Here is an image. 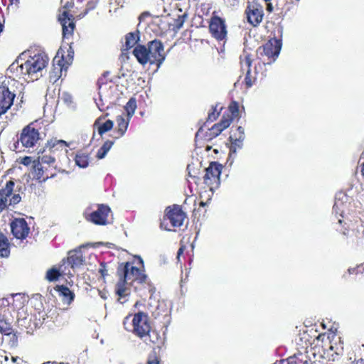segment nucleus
<instances>
[{"instance_id":"obj_1","label":"nucleus","mask_w":364,"mask_h":364,"mask_svg":"<svg viewBox=\"0 0 364 364\" xmlns=\"http://www.w3.org/2000/svg\"><path fill=\"white\" fill-rule=\"evenodd\" d=\"M49 58L43 53L24 51L9 67L7 72L14 77L23 78L26 81L38 80L43 75V70L48 64Z\"/></svg>"},{"instance_id":"obj_2","label":"nucleus","mask_w":364,"mask_h":364,"mask_svg":"<svg viewBox=\"0 0 364 364\" xmlns=\"http://www.w3.org/2000/svg\"><path fill=\"white\" fill-rule=\"evenodd\" d=\"M117 273L120 277V279L116 285V293L119 296L120 301L122 298L129 294L127 285L133 282H138L140 284H147L149 287V291L151 294L154 292V287L149 283H147L148 277L144 274V270L134 267L130 262H125L120 264L118 268Z\"/></svg>"},{"instance_id":"obj_3","label":"nucleus","mask_w":364,"mask_h":364,"mask_svg":"<svg viewBox=\"0 0 364 364\" xmlns=\"http://www.w3.org/2000/svg\"><path fill=\"white\" fill-rule=\"evenodd\" d=\"M23 186L21 183L16 186L15 181L11 179L0 189V213L9 206H15L21 200L20 192Z\"/></svg>"},{"instance_id":"obj_4","label":"nucleus","mask_w":364,"mask_h":364,"mask_svg":"<svg viewBox=\"0 0 364 364\" xmlns=\"http://www.w3.org/2000/svg\"><path fill=\"white\" fill-rule=\"evenodd\" d=\"M147 49L150 58V65H156L157 71L164 62L166 54L163 43L159 40H154L148 43Z\"/></svg>"},{"instance_id":"obj_5","label":"nucleus","mask_w":364,"mask_h":364,"mask_svg":"<svg viewBox=\"0 0 364 364\" xmlns=\"http://www.w3.org/2000/svg\"><path fill=\"white\" fill-rule=\"evenodd\" d=\"M132 325L134 333L140 338L148 336L151 331L149 316L142 311H139L134 315Z\"/></svg>"},{"instance_id":"obj_6","label":"nucleus","mask_w":364,"mask_h":364,"mask_svg":"<svg viewBox=\"0 0 364 364\" xmlns=\"http://www.w3.org/2000/svg\"><path fill=\"white\" fill-rule=\"evenodd\" d=\"M351 198L343 192H338L335 197V203L333 207V213L341 218H338V223H343L342 218L349 213Z\"/></svg>"},{"instance_id":"obj_7","label":"nucleus","mask_w":364,"mask_h":364,"mask_svg":"<svg viewBox=\"0 0 364 364\" xmlns=\"http://www.w3.org/2000/svg\"><path fill=\"white\" fill-rule=\"evenodd\" d=\"M282 40L273 38L269 40L262 47L258 49L260 55L264 54L270 61L268 63L274 62L279 55L282 48Z\"/></svg>"},{"instance_id":"obj_8","label":"nucleus","mask_w":364,"mask_h":364,"mask_svg":"<svg viewBox=\"0 0 364 364\" xmlns=\"http://www.w3.org/2000/svg\"><path fill=\"white\" fill-rule=\"evenodd\" d=\"M97 206V209L92 213H89L88 210H85V218L96 225H105L111 210L108 205L104 204H98Z\"/></svg>"},{"instance_id":"obj_9","label":"nucleus","mask_w":364,"mask_h":364,"mask_svg":"<svg viewBox=\"0 0 364 364\" xmlns=\"http://www.w3.org/2000/svg\"><path fill=\"white\" fill-rule=\"evenodd\" d=\"M223 166L216 161H213L205 169L204 182L208 186L218 187L220 184V176L222 172Z\"/></svg>"},{"instance_id":"obj_10","label":"nucleus","mask_w":364,"mask_h":364,"mask_svg":"<svg viewBox=\"0 0 364 364\" xmlns=\"http://www.w3.org/2000/svg\"><path fill=\"white\" fill-rule=\"evenodd\" d=\"M185 218L186 214L178 205H173L166 208L164 220H168L173 228L181 227Z\"/></svg>"},{"instance_id":"obj_11","label":"nucleus","mask_w":364,"mask_h":364,"mask_svg":"<svg viewBox=\"0 0 364 364\" xmlns=\"http://www.w3.org/2000/svg\"><path fill=\"white\" fill-rule=\"evenodd\" d=\"M245 14L247 21L253 26H258L263 19V8L255 2L248 3L245 9Z\"/></svg>"},{"instance_id":"obj_12","label":"nucleus","mask_w":364,"mask_h":364,"mask_svg":"<svg viewBox=\"0 0 364 364\" xmlns=\"http://www.w3.org/2000/svg\"><path fill=\"white\" fill-rule=\"evenodd\" d=\"M209 28L212 36L218 41H224L226 39V25L225 21L220 17H213L209 25Z\"/></svg>"},{"instance_id":"obj_13","label":"nucleus","mask_w":364,"mask_h":364,"mask_svg":"<svg viewBox=\"0 0 364 364\" xmlns=\"http://www.w3.org/2000/svg\"><path fill=\"white\" fill-rule=\"evenodd\" d=\"M13 235L19 240L26 239L30 232V228L24 218H14L10 223Z\"/></svg>"},{"instance_id":"obj_14","label":"nucleus","mask_w":364,"mask_h":364,"mask_svg":"<svg viewBox=\"0 0 364 364\" xmlns=\"http://www.w3.org/2000/svg\"><path fill=\"white\" fill-rule=\"evenodd\" d=\"M39 139V133L37 129L30 125L26 127L21 134L19 141L23 146L33 147Z\"/></svg>"},{"instance_id":"obj_15","label":"nucleus","mask_w":364,"mask_h":364,"mask_svg":"<svg viewBox=\"0 0 364 364\" xmlns=\"http://www.w3.org/2000/svg\"><path fill=\"white\" fill-rule=\"evenodd\" d=\"M58 21L63 28V37L65 38L68 35H71L75 28L73 15L65 11L59 15Z\"/></svg>"},{"instance_id":"obj_16","label":"nucleus","mask_w":364,"mask_h":364,"mask_svg":"<svg viewBox=\"0 0 364 364\" xmlns=\"http://www.w3.org/2000/svg\"><path fill=\"white\" fill-rule=\"evenodd\" d=\"M8 314V308L0 311V332L4 335H10L12 333L11 321L7 317Z\"/></svg>"},{"instance_id":"obj_17","label":"nucleus","mask_w":364,"mask_h":364,"mask_svg":"<svg viewBox=\"0 0 364 364\" xmlns=\"http://www.w3.org/2000/svg\"><path fill=\"white\" fill-rule=\"evenodd\" d=\"M66 260L71 266L73 272H75L76 268L80 267L85 262V259L81 250H73L69 252L68 257Z\"/></svg>"},{"instance_id":"obj_18","label":"nucleus","mask_w":364,"mask_h":364,"mask_svg":"<svg viewBox=\"0 0 364 364\" xmlns=\"http://www.w3.org/2000/svg\"><path fill=\"white\" fill-rule=\"evenodd\" d=\"M133 55L136 58L137 61L142 65L146 63H150V58L149 55V50L145 46L137 45L133 50Z\"/></svg>"},{"instance_id":"obj_19","label":"nucleus","mask_w":364,"mask_h":364,"mask_svg":"<svg viewBox=\"0 0 364 364\" xmlns=\"http://www.w3.org/2000/svg\"><path fill=\"white\" fill-rule=\"evenodd\" d=\"M32 168L33 173L34 174L33 177L39 182H45L50 177L54 176V174H52L51 176H49L48 175H46V176H44L46 171L44 170V167L43 166L42 164L39 161V160L33 161Z\"/></svg>"},{"instance_id":"obj_20","label":"nucleus","mask_w":364,"mask_h":364,"mask_svg":"<svg viewBox=\"0 0 364 364\" xmlns=\"http://www.w3.org/2000/svg\"><path fill=\"white\" fill-rule=\"evenodd\" d=\"M68 146V144L64 140H58L52 139L48 141L46 149L53 154H55L59 151H63L65 147Z\"/></svg>"},{"instance_id":"obj_21","label":"nucleus","mask_w":364,"mask_h":364,"mask_svg":"<svg viewBox=\"0 0 364 364\" xmlns=\"http://www.w3.org/2000/svg\"><path fill=\"white\" fill-rule=\"evenodd\" d=\"M331 345L329 349L334 352L337 355H342L344 351L343 342L341 338L333 335L330 341Z\"/></svg>"},{"instance_id":"obj_22","label":"nucleus","mask_w":364,"mask_h":364,"mask_svg":"<svg viewBox=\"0 0 364 364\" xmlns=\"http://www.w3.org/2000/svg\"><path fill=\"white\" fill-rule=\"evenodd\" d=\"M230 119H223L219 123L214 124L210 129L211 136H218L224 129L230 125Z\"/></svg>"},{"instance_id":"obj_23","label":"nucleus","mask_w":364,"mask_h":364,"mask_svg":"<svg viewBox=\"0 0 364 364\" xmlns=\"http://www.w3.org/2000/svg\"><path fill=\"white\" fill-rule=\"evenodd\" d=\"M100 119H97L95 124L94 128L97 129L98 134L102 136L105 133L111 130L113 128L114 122L108 119L105 122L100 124Z\"/></svg>"},{"instance_id":"obj_24","label":"nucleus","mask_w":364,"mask_h":364,"mask_svg":"<svg viewBox=\"0 0 364 364\" xmlns=\"http://www.w3.org/2000/svg\"><path fill=\"white\" fill-rule=\"evenodd\" d=\"M56 290L59 295L63 297L64 303L70 304L73 301L75 294L68 287L58 286Z\"/></svg>"},{"instance_id":"obj_25","label":"nucleus","mask_w":364,"mask_h":364,"mask_svg":"<svg viewBox=\"0 0 364 364\" xmlns=\"http://www.w3.org/2000/svg\"><path fill=\"white\" fill-rule=\"evenodd\" d=\"M63 71V65L61 60H58L57 64H53V69L50 72L49 80L52 83H55L61 77Z\"/></svg>"},{"instance_id":"obj_26","label":"nucleus","mask_w":364,"mask_h":364,"mask_svg":"<svg viewBox=\"0 0 364 364\" xmlns=\"http://www.w3.org/2000/svg\"><path fill=\"white\" fill-rule=\"evenodd\" d=\"M10 255L9 242L7 237L0 232V257H8Z\"/></svg>"},{"instance_id":"obj_27","label":"nucleus","mask_w":364,"mask_h":364,"mask_svg":"<svg viewBox=\"0 0 364 364\" xmlns=\"http://www.w3.org/2000/svg\"><path fill=\"white\" fill-rule=\"evenodd\" d=\"M240 64L241 69L243 71L247 73V74L251 73V65H252V58L251 55L244 52L242 55H240Z\"/></svg>"},{"instance_id":"obj_28","label":"nucleus","mask_w":364,"mask_h":364,"mask_svg":"<svg viewBox=\"0 0 364 364\" xmlns=\"http://www.w3.org/2000/svg\"><path fill=\"white\" fill-rule=\"evenodd\" d=\"M75 161L77 166L85 168L87 167L89 164V155L82 151H79L75 156Z\"/></svg>"},{"instance_id":"obj_29","label":"nucleus","mask_w":364,"mask_h":364,"mask_svg":"<svg viewBox=\"0 0 364 364\" xmlns=\"http://www.w3.org/2000/svg\"><path fill=\"white\" fill-rule=\"evenodd\" d=\"M129 119L127 117V119H125L124 117L122 115H119L117 117V127H118V133H119V137L122 136L124 133L126 132Z\"/></svg>"},{"instance_id":"obj_30","label":"nucleus","mask_w":364,"mask_h":364,"mask_svg":"<svg viewBox=\"0 0 364 364\" xmlns=\"http://www.w3.org/2000/svg\"><path fill=\"white\" fill-rule=\"evenodd\" d=\"M53 155V153L45 149L41 152V154L38 156L37 160H39L41 164L51 165L55 161V158Z\"/></svg>"},{"instance_id":"obj_31","label":"nucleus","mask_w":364,"mask_h":364,"mask_svg":"<svg viewBox=\"0 0 364 364\" xmlns=\"http://www.w3.org/2000/svg\"><path fill=\"white\" fill-rule=\"evenodd\" d=\"M125 40H126L125 46H126L127 50H129V49L133 48L136 44V43L139 41V32L137 31L136 33H133V32L129 33L126 36Z\"/></svg>"},{"instance_id":"obj_32","label":"nucleus","mask_w":364,"mask_h":364,"mask_svg":"<svg viewBox=\"0 0 364 364\" xmlns=\"http://www.w3.org/2000/svg\"><path fill=\"white\" fill-rule=\"evenodd\" d=\"M58 268L61 276L63 275L70 277L73 276L75 272L73 271L71 266L66 259H63Z\"/></svg>"},{"instance_id":"obj_33","label":"nucleus","mask_w":364,"mask_h":364,"mask_svg":"<svg viewBox=\"0 0 364 364\" xmlns=\"http://www.w3.org/2000/svg\"><path fill=\"white\" fill-rule=\"evenodd\" d=\"M113 144L114 141L109 140L106 141L102 146L98 150L96 156L97 158L99 159H104Z\"/></svg>"},{"instance_id":"obj_34","label":"nucleus","mask_w":364,"mask_h":364,"mask_svg":"<svg viewBox=\"0 0 364 364\" xmlns=\"http://www.w3.org/2000/svg\"><path fill=\"white\" fill-rule=\"evenodd\" d=\"M136 108V100H135V98L132 97L129 100V101L124 106V109L127 112V117L129 119H131V117L134 115Z\"/></svg>"},{"instance_id":"obj_35","label":"nucleus","mask_w":364,"mask_h":364,"mask_svg":"<svg viewBox=\"0 0 364 364\" xmlns=\"http://www.w3.org/2000/svg\"><path fill=\"white\" fill-rule=\"evenodd\" d=\"M60 276L61 275L58 268L53 267L47 271L46 278L50 282H54L56 281Z\"/></svg>"},{"instance_id":"obj_36","label":"nucleus","mask_w":364,"mask_h":364,"mask_svg":"<svg viewBox=\"0 0 364 364\" xmlns=\"http://www.w3.org/2000/svg\"><path fill=\"white\" fill-rule=\"evenodd\" d=\"M245 130L244 128L239 126L235 131H232L229 139H239L240 141L245 140Z\"/></svg>"},{"instance_id":"obj_37","label":"nucleus","mask_w":364,"mask_h":364,"mask_svg":"<svg viewBox=\"0 0 364 364\" xmlns=\"http://www.w3.org/2000/svg\"><path fill=\"white\" fill-rule=\"evenodd\" d=\"M231 141V146L230 147V151L231 153H236L238 149H241L243 146V141L239 139H230Z\"/></svg>"},{"instance_id":"obj_38","label":"nucleus","mask_w":364,"mask_h":364,"mask_svg":"<svg viewBox=\"0 0 364 364\" xmlns=\"http://www.w3.org/2000/svg\"><path fill=\"white\" fill-rule=\"evenodd\" d=\"M105 88V87H100V91H99V101L100 102H97L96 100V105L100 110L103 109V107H102L104 105V103L102 102L103 100H105V101H107V96L104 92Z\"/></svg>"},{"instance_id":"obj_39","label":"nucleus","mask_w":364,"mask_h":364,"mask_svg":"<svg viewBox=\"0 0 364 364\" xmlns=\"http://www.w3.org/2000/svg\"><path fill=\"white\" fill-rule=\"evenodd\" d=\"M361 267H363V269H364V266H358V265L355 267L348 268V272L343 274V278L347 279L348 274H358L359 271H360Z\"/></svg>"},{"instance_id":"obj_40","label":"nucleus","mask_w":364,"mask_h":364,"mask_svg":"<svg viewBox=\"0 0 364 364\" xmlns=\"http://www.w3.org/2000/svg\"><path fill=\"white\" fill-rule=\"evenodd\" d=\"M74 51L72 50L71 46L69 47V49L68 50V55L65 58L63 55H62V59L60 60L62 61H65V63H68L69 61H71L73 58Z\"/></svg>"},{"instance_id":"obj_41","label":"nucleus","mask_w":364,"mask_h":364,"mask_svg":"<svg viewBox=\"0 0 364 364\" xmlns=\"http://www.w3.org/2000/svg\"><path fill=\"white\" fill-rule=\"evenodd\" d=\"M99 272L102 275L103 278L107 275V269H106V265L105 262L100 263V268L99 269Z\"/></svg>"},{"instance_id":"obj_42","label":"nucleus","mask_w":364,"mask_h":364,"mask_svg":"<svg viewBox=\"0 0 364 364\" xmlns=\"http://www.w3.org/2000/svg\"><path fill=\"white\" fill-rule=\"evenodd\" d=\"M33 161L32 160V158L31 156H25L21 160V164L26 166L33 164Z\"/></svg>"},{"instance_id":"obj_43","label":"nucleus","mask_w":364,"mask_h":364,"mask_svg":"<svg viewBox=\"0 0 364 364\" xmlns=\"http://www.w3.org/2000/svg\"><path fill=\"white\" fill-rule=\"evenodd\" d=\"M213 112H210L208 114V119L210 120V121H214L216 119L217 117L218 116V112L215 113L216 112V108H213Z\"/></svg>"},{"instance_id":"obj_44","label":"nucleus","mask_w":364,"mask_h":364,"mask_svg":"<svg viewBox=\"0 0 364 364\" xmlns=\"http://www.w3.org/2000/svg\"><path fill=\"white\" fill-rule=\"evenodd\" d=\"M245 82L246 86L247 87H252L253 83H252V81L251 77H250V74H247V73H246V75H245Z\"/></svg>"},{"instance_id":"obj_45","label":"nucleus","mask_w":364,"mask_h":364,"mask_svg":"<svg viewBox=\"0 0 364 364\" xmlns=\"http://www.w3.org/2000/svg\"><path fill=\"white\" fill-rule=\"evenodd\" d=\"M230 111L232 112V115L233 117H236L238 112V107L237 104H235L234 105H231L230 107Z\"/></svg>"},{"instance_id":"obj_46","label":"nucleus","mask_w":364,"mask_h":364,"mask_svg":"<svg viewBox=\"0 0 364 364\" xmlns=\"http://www.w3.org/2000/svg\"><path fill=\"white\" fill-rule=\"evenodd\" d=\"M277 31L279 37H282L283 33V26L282 25H278V26L277 27Z\"/></svg>"},{"instance_id":"obj_47","label":"nucleus","mask_w":364,"mask_h":364,"mask_svg":"<svg viewBox=\"0 0 364 364\" xmlns=\"http://www.w3.org/2000/svg\"><path fill=\"white\" fill-rule=\"evenodd\" d=\"M227 2L231 5V6H235L237 4L238 1L237 0H227Z\"/></svg>"},{"instance_id":"obj_48","label":"nucleus","mask_w":364,"mask_h":364,"mask_svg":"<svg viewBox=\"0 0 364 364\" xmlns=\"http://www.w3.org/2000/svg\"><path fill=\"white\" fill-rule=\"evenodd\" d=\"M267 10L269 11V12H272L273 11V6H272V3H268L267 4Z\"/></svg>"},{"instance_id":"obj_49","label":"nucleus","mask_w":364,"mask_h":364,"mask_svg":"<svg viewBox=\"0 0 364 364\" xmlns=\"http://www.w3.org/2000/svg\"><path fill=\"white\" fill-rule=\"evenodd\" d=\"M352 364H364V360L360 358V359H358L357 360H355L354 362H353Z\"/></svg>"},{"instance_id":"obj_50","label":"nucleus","mask_w":364,"mask_h":364,"mask_svg":"<svg viewBox=\"0 0 364 364\" xmlns=\"http://www.w3.org/2000/svg\"><path fill=\"white\" fill-rule=\"evenodd\" d=\"M165 306H166V305H165L164 303H160V302H159V303L158 304V306H157V308H156V309H157V310H160L161 309H164L165 308Z\"/></svg>"},{"instance_id":"obj_51","label":"nucleus","mask_w":364,"mask_h":364,"mask_svg":"<svg viewBox=\"0 0 364 364\" xmlns=\"http://www.w3.org/2000/svg\"><path fill=\"white\" fill-rule=\"evenodd\" d=\"M63 97L65 101H68L70 99V96L65 93L63 94Z\"/></svg>"},{"instance_id":"obj_52","label":"nucleus","mask_w":364,"mask_h":364,"mask_svg":"<svg viewBox=\"0 0 364 364\" xmlns=\"http://www.w3.org/2000/svg\"><path fill=\"white\" fill-rule=\"evenodd\" d=\"M18 359V357H14V356L11 357V362L14 363H16Z\"/></svg>"},{"instance_id":"obj_53","label":"nucleus","mask_w":364,"mask_h":364,"mask_svg":"<svg viewBox=\"0 0 364 364\" xmlns=\"http://www.w3.org/2000/svg\"><path fill=\"white\" fill-rule=\"evenodd\" d=\"M1 304H2V305H4V306H5V305L9 304V301H8V300H7V299H2V301H1Z\"/></svg>"},{"instance_id":"obj_54","label":"nucleus","mask_w":364,"mask_h":364,"mask_svg":"<svg viewBox=\"0 0 364 364\" xmlns=\"http://www.w3.org/2000/svg\"><path fill=\"white\" fill-rule=\"evenodd\" d=\"M303 364H316V363H314V362H312L311 360H306V361L304 362Z\"/></svg>"},{"instance_id":"obj_55","label":"nucleus","mask_w":364,"mask_h":364,"mask_svg":"<svg viewBox=\"0 0 364 364\" xmlns=\"http://www.w3.org/2000/svg\"><path fill=\"white\" fill-rule=\"evenodd\" d=\"M183 252V250L182 247H181L178 251V257H179V256L181 255V254H182Z\"/></svg>"},{"instance_id":"obj_56","label":"nucleus","mask_w":364,"mask_h":364,"mask_svg":"<svg viewBox=\"0 0 364 364\" xmlns=\"http://www.w3.org/2000/svg\"><path fill=\"white\" fill-rule=\"evenodd\" d=\"M148 364H159V362L157 360H152V361H149Z\"/></svg>"},{"instance_id":"obj_57","label":"nucleus","mask_w":364,"mask_h":364,"mask_svg":"<svg viewBox=\"0 0 364 364\" xmlns=\"http://www.w3.org/2000/svg\"><path fill=\"white\" fill-rule=\"evenodd\" d=\"M358 266H364V264H359ZM364 272L363 267H361L360 271H359V274H363Z\"/></svg>"},{"instance_id":"obj_58","label":"nucleus","mask_w":364,"mask_h":364,"mask_svg":"<svg viewBox=\"0 0 364 364\" xmlns=\"http://www.w3.org/2000/svg\"><path fill=\"white\" fill-rule=\"evenodd\" d=\"M146 15H148V13H144L142 14L140 16H139V20L141 21L142 18H144V16H146Z\"/></svg>"},{"instance_id":"obj_59","label":"nucleus","mask_w":364,"mask_h":364,"mask_svg":"<svg viewBox=\"0 0 364 364\" xmlns=\"http://www.w3.org/2000/svg\"><path fill=\"white\" fill-rule=\"evenodd\" d=\"M287 361H289V364H292L294 363V358H289L288 360H286Z\"/></svg>"},{"instance_id":"obj_60","label":"nucleus","mask_w":364,"mask_h":364,"mask_svg":"<svg viewBox=\"0 0 364 364\" xmlns=\"http://www.w3.org/2000/svg\"><path fill=\"white\" fill-rule=\"evenodd\" d=\"M9 360V356L6 355L4 356V360H5V361H8Z\"/></svg>"},{"instance_id":"obj_61","label":"nucleus","mask_w":364,"mask_h":364,"mask_svg":"<svg viewBox=\"0 0 364 364\" xmlns=\"http://www.w3.org/2000/svg\"><path fill=\"white\" fill-rule=\"evenodd\" d=\"M155 317L158 316L160 314V312H155L154 313Z\"/></svg>"},{"instance_id":"obj_62","label":"nucleus","mask_w":364,"mask_h":364,"mask_svg":"<svg viewBox=\"0 0 364 364\" xmlns=\"http://www.w3.org/2000/svg\"><path fill=\"white\" fill-rule=\"evenodd\" d=\"M139 263L143 265L144 262L141 257H139Z\"/></svg>"},{"instance_id":"obj_63","label":"nucleus","mask_w":364,"mask_h":364,"mask_svg":"<svg viewBox=\"0 0 364 364\" xmlns=\"http://www.w3.org/2000/svg\"><path fill=\"white\" fill-rule=\"evenodd\" d=\"M200 206H205V203H204V202H200Z\"/></svg>"},{"instance_id":"obj_64","label":"nucleus","mask_w":364,"mask_h":364,"mask_svg":"<svg viewBox=\"0 0 364 364\" xmlns=\"http://www.w3.org/2000/svg\"><path fill=\"white\" fill-rule=\"evenodd\" d=\"M139 301L136 302V304H135V306H139Z\"/></svg>"}]
</instances>
